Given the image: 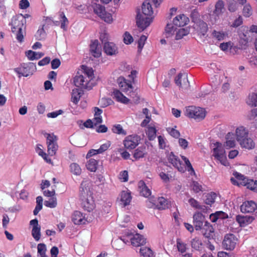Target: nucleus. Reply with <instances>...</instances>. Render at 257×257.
Returning a JSON list of instances; mask_svg holds the SVG:
<instances>
[{
    "label": "nucleus",
    "instance_id": "nucleus-13",
    "mask_svg": "<svg viewBox=\"0 0 257 257\" xmlns=\"http://www.w3.org/2000/svg\"><path fill=\"white\" fill-rule=\"evenodd\" d=\"M139 138L137 135H130L126 137L123 141L124 147L128 150L135 149L139 144Z\"/></svg>",
    "mask_w": 257,
    "mask_h": 257
},
{
    "label": "nucleus",
    "instance_id": "nucleus-17",
    "mask_svg": "<svg viewBox=\"0 0 257 257\" xmlns=\"http://www.w3.org/2000/svg\"><path fill=\"white\" fill-rule=\"evenodd\" d=\"M193 224L196 230H200L202 229L203 223H205V216L199 212H195L193 216Z\"/></svg>",
    "mask_w": 257,
    "mask_h": 257
},
{
    "label": "nucleus",
    "instance_id": "nucleus-21",
    "mask_svg": "<svg viewBox=\"0 0 257 257\" xmlns=\"http://www.w3.org/2000/svg\"><path fill=\"white\" fill-rule=\"evenodd\" d=\"M203 235L206 238L212 237L214 233V228L212 225L208 221L205 222L200 230Z\"/></svg>",
    "mask_w": 257,
    "mask_h": 257
},
{
    "label": "nucleus",
    "instance_id": "nucleus-51",
    "mask_svg": "<svg viewBox=\"0 0 257 257\" xmlns=\"http://www.w3.org/2000/svg\"><path fill=\"white\" fill-rule=\"evenodd\" d=\"M197 24L199 29L198 31L203 36H204L208 30V26L207 24L202 20Z\"/></svg>",
    "mask_w": 257,
    "mask_h": 257
},
{
    "label": "nucleus",
    "instance_id": "nucleus-9",
    "mask_svg": "<svg viewBox=\"0 0 257 257\" xmlns=\"http://www.w3.org/2000/svg\"><path fill=\"white\" fill-rule=\"evenodd\" d=\"M215 147L213 149V156L223 165L226 166L227 163L226 157L225 154V151L222 145L219 143H216L214 144Z\"/></svg>",
    "mask_w": 257,
    "mask_h": 257
},
{
    "label": "nucleus",
    "instance_id": "nucleus-54",
    "mask_svg": "<svg viewBox=\"0 0 257 257\" xmlns=\"http://www.w3.org/2000/svg\"><path fill=\"white\" fill-rule=\"evenodd\" d=\"M247 118L249 120H255L257 125V108L252 109L247 115Z\"/></svg>",
    "mask_w": 257,
    "mask_h": 257
},
{
    "label": "nucleus",
    "instance_id": "nucleus-53",
    "mask_svg": "<svg viewBox=\"0 0 257 257\" xmlns=\"http://www.w3.org/2000/svg\"><path fill=\"white\" fill-rule=\"evenodd\" d=\"M248 37L247 36V34H245L243 33L240 35V40L239 43L240 45L242 47H249L248 45Z\"/></svg>",
    "mask_w": 257,
    "mask_h": 257
},
{
    "label": "nucleus",
    "instance_id": "nucleus-36",
    "mask_svg": "<svg viewBox=\"0 0 257 257\" xmlns=\"http://www.w3.org/2000/svg\"><path fill=\"white\" fill-rule=\"evenodd\" d=\"M181 157L185 163V165L186 166V168H185V171L187 170V171L188 172H189V174L191 176H192V175L195 176L196 175L195 172L190 161L189 160V159L184 156H181Z\"/></svg>",
    "mask_w": 257,
    "mask_h": 257
},
{
    "label": "nucleus",
    "instance_id": "nucleus-61",
    "mask_svg": "<svg viewBox=\"0 0 257 257\" xmlns=\"http://www.w3.org/2000/svg\"><path fill=\"white\" fill-rule=\"evenodd\" d=\"M119 179L122 182H127L128 181V172L127 171H123L119 174Z\"/></svg>",
    "mask_w": 257,
    "mask_h": 257
},
{
    "label": "nucleus",
    "instance_id": "nucleus-43",
    "mask_svg": "<svg viewBox=\"0 0 257 257\" xmlns=\"http://www.w3.org/2000/svg\"><path fill=\"white\" fill-rule=\"evenodd\" d=\"M177 247L178 250L182 254L186 252L187 249V244L183 242L181 239L178 238L176 241Z\"/></svg>",
    "mask_w": 257,
    "mask_h": 257
},
{
    "label": "nucleus",
    "instance_id": "nucleus-52",
    "mask_svg": "<svg viewBox=\"0 0 257 257\" xmlns=\"http://www.w3.org/2000/svg\"><path fill=\"white\" fill-rule=\"evenodd\" d=\"M189 28L180 29L176 34V39H181L184 36L187 35L189 33Z\"/></svg>",
    "mask_w": 257,
    "mask_h": 257
},
{
    "label": "nucleus",
    "instance_id": "nucleus-32",
    "mask_svg": "<svg viewBox=\"0 0 257 257\" xmlns=\"http://www.w3.org/2000/svg\"><path fill=\"white\" fill-rule=\"evenodd\" d=\"M157 132V131L155 125H148L146 134L148 136L149 140L153 141L156 138Z\"/></svg>",
    "mask_w": 257,
    "mask_h": 257
},
{
    "label": "nucleus",
    "instance_id": "nucleus-28",
    "mask_svg": "<svg viewBox=\"0 0 257 257\" xmlns=\"http://www.w3.org/2000/svg\"><path fill=\"white\" fill-rule=\"evenodd\" d=\"M139 191L140 194L145 197H148L151 194V190L146 186L144 181L141 180L138 183Z\"/></svg>",
    "mask_w": 257,
    "mask_h": 257
},
{
    "label": "nucleus",
    "instance_id": "nucleus-40",
    "mask_svg": "<svg viewBox=\"0 0 257 257\" xmlns=\"http://www.w3.org/2000/svg\"><path fill=\"white\" fill-rule=\"evenodd\" d=\"M233 136L234 135L232 133H228L226 135L225 146L228 148H233L235 145V142L234 139H232Z\"/></svg>",
    "mask_w": 257,
    "mask_h": 257
},
{
    "label": "nucleus",
    "instance_id": "nucleus-62",
    "mask_svg": "<svg viewBox=\"0 0 257 257\" xmlns=\"http://www.w3.org/2000/svg\"><path fill=\"white\" fill-rule=\"evenodd\" d=\"M179 146L183 149H186L188 146V142L185 139L179 138L178 140Z\"/></svg>",
    "mask_w": 257,
    "mask_h": 257
},
{
    "label": "nucleus",
    "instance_id": "nucleus-5",
    "mask_svg": "<svg viewBox=\"0 0 257 257\" xmlns=\"http://www.w3.org/2000/svg\"><path fill=\"white\" fill-rule=\"evenodd\" d=\"M45 136L47 138L48 154L51 156H54L58 149L57 142L58 138L54 134L46 133Z\"/></svg>",
    "mask_w": 257,
    "mask_h": 257
},
{
    "label": "nucleus",
    "instance_id": "nucleus-3",
    "mask_svg": "<svg viewBox=\"0 0 257 257\" xmlns=\"http://www.w3.org/2000/svg\"><path fill=\"white\" fill-rule=\"evenodd\" d=\"M147 205L149 208H153L159 210H165L171 206V203L164 197H158L157 200L150 198L147 202Z\"/></svg>",
    "mask_w": 257,
    "mask_h": 257
},
{
    "label": "nucleus",
    "instance_id": "nucleus-48",
    "mask_svg": "<svg viewBox=\"0 0 257 257\" xmlns=\"http://www.w3.org/2000/svg\"><path fill=\"white\" fill-rule=\"evenodd\" d=\"M70 169L71 172L75 175H80L81 173V169L76 163H72L70 166Z\"/></svg>",
    "mask_w": 257,
    "mask_h": 257
},
{
    "label": "nucleus",
    "instance_id": "nucleus-6",
    "mask_svg": "<svg viewBox=\"0 0 257 257\" xmlns=\"http://www.w3.org/2000/svg\"><path fill=\"white\" fill-rule=\"evenodd\" d=\"M237 241L238 239L234 234L228 233L224 237L222 246L226 250H232L235 247Z\"/></svg>",
    "mask_w": 257,
    "mask_h": 257
},
{
    "label": "nucleus",
    "instance_id": "nucleus-26",
    "mask_svg": "<svg viewBox=\"0 0 257 257\" xmlns=\"http://www.w3.org/2000/svg\"><path fill=\"white\" fill-rule=\"evenodd\" d=\"M189 21V18L182 14L176 17L174 19L173 24L177 27H182L186 25Z\"/></svg>",
    "mask_w": 257,
    "mask_h": 257
},
{
    "label": "nucleus",
    "instance_id": "nucleus-10",
    "mask_svg": "<svg viewBox=\"0 0 257 257\" xmlns=\"http://www.w3.org/2000/svg\"><path fill=\"white\" fill-rule=\"evenodd\" d=\"M74 83L77 87L82 89H91L92 84L90 79H88L85 76L81 75H76L74 78Z\"/></svg>",
    "mask_w": 257,
    "mask_h": 257
},
{
    "label": "nucleus",
    "instance_id": "nucleus-44",
    "mask_svg": "<svg viewBox=\"0 0 257 257\" xmlns=\"http://www.w3.org/2000/svg\"><path fill=\"white\" fill-rule=\"evenodd\" d=\"M188 202L191 206L194 208L204 210L205 206L200 204L199 202L193 198H191L188 200Z\"/></svg>",
    "mask_w": 257,
    "mask_h": 257
},
{
    "label": "nucleus",
    "instance_id": "nucleus-18",
    "mask_svg": "<svg viewBox=\"0 0 257 257\" xmlns=\"http://www.w3.org/2000/svg\"><path fill=\"white\" fill-rule=\"evenodd\" d=\"M235 178H231L230 181L231 183L237 186H244L247 188V183L250 179L245 178L243 175L238 172H235L233 174Z\"/></svg>",
    "mask_w": 257,
    "mask_h": 257
},
{
    "label": "nucleus",
    "instance_id": "nucleus-39",
    "mask_svg": "<svg viewBox=\"0 0 257 257\" xmlns=\"http://www.w3.org/2000/svg\"><path fill=\"white\" fill-rule=\"evenodd\" d=\"M98 162L94 159H90L87 162V169L91 172H95L97 170Z\"/></svg>",
    "mask_w": 257,
    "mask_h": 257
},
{
    "label": "nucleus",
    "instance_id": "nucleus-1",
    "mask_svg": "<svg viewBox=\"0 0 257 257\" xmlns=\"http://www.w3.org/2000/svg\"><path fill=\"white\" fill-rule=\"evenodd\" d=\"M91 182L89 180H83L79 188V198L81 201L82 208L88 212L92 211L95 207L93 197V193L91 190Z\"/></svg>",
    "mask_w": 257,
    "mask_h": 257
},
{
    "label": "nucleus",
    "instance_id": "nucleus-64",
    "mask_svg": "<svg viewBox=\"0 0 257 257\" xmlns=\"http://www.w3.org/2000/svg\"><path fill=\"white\" fill-rule=\"evenodd\" d=\"M61 64V61L59 59L55 58L51 61V68L53 69L58 68Z\"/></svg>",
    "mask_w": 257,
    "mask_h": 257
},
{
    "label": "nucleus",
    "instance_id": "nucleus-7",
    "mask_svg": "<svg viewBox=\"0 0 257 257\" xmlns=\"http://www.w3.org/2000/svg\"><path fill=\"white\" fill-rule=\"evenodd\" d=\"M93 7L94 12L102 20L108 23L112 21L111 15L105 11L104 7L99 4H94Z\"/></svg>",
    "mask_w": 257,
    "mask_h": 257
},
{
    "label": "nucleus",
    "instance_id": "nucleus-38",
    "mask_svg": "<svg viewBox=\"0 0 257 257\" xmlns=\"http://www.w3.org/2000/svg\"><path fill=\"white\" fill-rule=\"evenodd\" d=\"M142 9L143 14L145 16H151L153 14L152 8L149 2H144Z\"/></svg>",
    "mask_w": 257,
    "mask_h": 257
},
{
    "label": "nucleus",
    "instance_id": "nucleus-56",
    "mask_svg": "<svg viewBox=\"0 0 257 257\" xmlns=\"http://www.w3.org/2000/svg\"><path fill=\"white\" fill-rule=\"evenodd\" d=\"M247 188L257 192V180H249L247 183Z\"/></svg>",
    "mask_w": 257,
    "mask_h": 257
},
{
    "label": "nucleus",
    "instance_id": "nucleus-45",
    "mask_svg": "<svg viewBox=\"0 0 257 257\" xmlns=\"http://www.w3.org/2000/svg\"><path fill=\"white\" fill-rule=\"evenodd\" d=\"M223 10H224V3L222 1L219 0L215 4L214 13L217 16H219L223 13Z\"/></svg>",
    "mask_w": 257,
    "mask_h": 257
},
{
    "label": "nucleus",
    "instance_id": "nucleus-12",
    "mask_svg": "<svg viewBox=\"0 0 257 257\" xmlns=\"http://www.w3.org/2000/svg\"><path fill=\"white\" fill-rule=\"evenodd\" d=\"M168 160L178 171L184 173L185 171V167L179 157L171 152L168 157Z\"/></svg>",
    "mask_w": 257,
    "mask_h": 257
},
{
    "label": "nucleus",
    "instance_id": "nucleus-47",
    "mask_svg": "<svg viewBox=\"0 0 257 257\" xmlns=\"http://www.w3.org/2000/svg\"><path fill=\"white\" fill-rule=\"evenodd\" d=\"M38 257H48L46 254V246L44 243H39L38 245Z\"/></svg>",
    "mask_w": 257,
    "mask_h": 257
},
{
    "label": "nucleus",
    "instance_id": "nucleus-25",
    "mask_svg": "<svg viewBox=\"0 0 257 257\" xmlns=\"http://www.w3.org/2000/svg\"><path fill=\"white\" fill-rule=\"evenodd\" d=\"M236 140L239 142L241 140L248 136L249 132L247 129L243 126H240L236 129L235 131Z\"/></svg>",
    "mask_w": 257,
    "mask_h": 257
},
{
    "label": "nucleus",
    "instance_id": "nucleus-15",
    "mask_svg": "<svg viewBox=\"0 0 257 257\" xmlns=\"http://www.w3.org/2000/svg\"><path fill=\"white\" fill-rule=\"evenodd\" d=\"M257 210V204L253 201H245L240 206V211L243 213H250Z\"/></svg>",
    "mask_w": 257,
    "mask_h": 257
},
{
    "label": "nucleus",
    "instance_id": "nucleus-35",
    "mask_svg": "<svg viewBox=\"0 0 257 257\" xmlns=\"http://www.w3.org/2000/svg\"><path fill=\"white\" fill-rule=\"evenodd\" d=\"M217 194L214 192L207 193L205 197L204 202L206 204L211 205L215 202Z\"/></svg>",
    "mask_w": 257,
    "mask_h": 257
},
{
    "label": "nucleus",
    "instance_id": "nucleus-37",
    "mask_svg": "<svg viewBox=\"0 0 257 257\" xmlns=\"http://www.w3.org/2000/svg\"><path fill=\"white\" fill-rule=\"evenodd\" d=\"M228 34L227 32L213 30L212 32V35L213 38H215L218 41H222L224 40L226 37H228Z\"/></svg>",
    "mask_w": 257,
    "mask_h": 257
},
{
    "label": "nucleus",
    "instance_id": "nucleus-57",
    "mask_svg": "<svg viewBox=\"0 0 257 257\" xmlns=\"http://www.w3.org/2000/svg\"><path fill=\"white\" fill-rule=\"evenodd\" d=\"M192 187L193 191L195 193H198L202 191V185H200L198 182L193 181L192 184Z\"/></svg>",
    "mask_w": 257,
    "mask_h": 257
},
{
    "label": "nucleus",
    "instance_id": "nucleus-27",
    "mask_svg": "<svg viewBox=\"0 0 257 257\" xmlns=\"http://www.w3.org/2000/svg\"><path fill=\"white\" fill-rule=\"evenodd\" d=\"M112 95L113 98L117 101L124 104L128 103L130 101L128 98L124 96L123 94L117 89H114L113 90Z\"/></svg>",
    "mask_w": 257,
    "mask_h": 257
},
{
    "label": "nucleus",
    "instance_id": "nucleus-55",
    "mask_svg": "<svg viewBox=\"0 0 257 257\" xmlns=\"http://www.w3.org/2000/svg\"><path fill=\"white\" fill-rule=\"evenodd\" d=\"M202 245V243L201 240L197 237H195V238L193 239L191 241V246L192 248L196 250L200 249Z\"/></svg>",
    "mask_w": 257,
    "mask_h": 257
},
{
    "label": "nucleus",
    "instance_id": "nucleus-42",
    "mask_svg": "<svg viewBox=\"0 0 257 257\" xmlns=\"http://www.w3.org/2000/svg\"><path fill=\"white\" fill-rule=\"evenodd\" d=\"M80 90L77 88L73 89L71 93L72 102L75 104H77L80 100Z\"/></svg>",
    "mask_w": 257,
    "mask_h": 257
},
{
    "label": "nucleus",
    "instance_id": "nucleus-4",
    "mask_svg": "<svg viewBox=\"0 0 257 257\" xmlns=\"http://www.w3.org/2000/svg\"><path fill=\"white\" fill-rule=\"evenodd\" d=\"M185 115L189 118L202 120L205 116V111L201 107L189 106L186 108Z\"/></svg>",
    "mask_w": 257,
    "mask_h": 257
},
{
    "label": "nucleus",
    "instance_id": "nucleus-31",
    "mask_svg": "<svg viewBox=\"0 0 257 257\" xmlns=\"http://www.w3.org/2000/svg\"><path fill=\"white\" fill-rule=\"evenodd\" d=\"M246 103L251 107L257 106V93H249L246 99Z\"/></svg>",
    "mask_w": 257,
    "mask_h": 257
},
{
    "label": "nucleus",
    "instance_id": "nucleus-58",
    "mask_svg": "<svg viewBox=\"0 0 257 257\" xmlns=\"http://www.w3.org/2000/svg\"><path fill=\"white\" fill-rule=\"evenodd\" d=\"M167 131L169 132V134L173 138H179V137L180 136V132L174 128H168L167 129Z\"/></svg>",
    "mask_w": 257,
    "mask_h": 257
},
{
    "label": "nucleus",
    "instance_id": "nucleus-19",
    "mask_svg": "<svg viewBox=\"0 0 257 257\" xmlns=\"http://www.w3.org/2000/svg\"><path fill=\"white\" fill-rule=\"evenodd\" d=\"M30 224L33 226L32 236L36 241H39L41 238V226L39 225L38 220L37 219L31 220Z\"/></svg>",
    "mask_w": 257,
    "mask_h": 257
},
{
    "label": "nucleus",
    "instance_id": "nucleus-24",
    "mask_svg": "<svg viewBox=\"0 0 257 257\" xmlns=\"http://www.w3.org/2000/svg\"><path fill=\"white\" fill-rule=\"evenodd\" d=\"M238 143L242 148L248 150L252 149L255 147V143L253 142L252 139L248 136L241 140V141L238 142Z\"/></svg>",
    "mask_w": 257,
    "mask_h": 257
},
{
    "label": "nucleus",
    "instance_id": "nucleus-22",
    "mask_svg": "<svg viewBox=\"0 0 257 257\" xmlns=\"http://www.w3.org/2000/svg\"><path fill=\"white\" fill-rule=\"evenodd\" d=\"M147 153L146 147L141 146L134 151L133 158L135 159V161H137L145 157Z\"/></svg>",
    "mask_w": 257,
    "mask_h": 257
},
{
    "label": "nucleus",
    "instance_id": "nucleus-16",
    "mask_svg": "<svg viewBox=\"0 0 257 257\" xmlns=\"http://www.w3.org/2000/svg\"><path fill=\"white\" fill-rule=\"evenodd\" d=\"M152 21V19L148 17H144L140 12L138 13L136 16V23L137 26L142 29V31L144 30L147 27H148Z\"/></svg>",
    "mask_w": 257,
    "mask_h": 257
},
{
    "label": "nucleus",
    "instance_id": "nucleus-2",
    "mask_svg": "<svg viewBox=\"0 0 257 257\" xmlns=\"http://www.w3.org/2000/svg\"><path fill=\"white\" fill-rule=\"evenodd\" d=\"M35 64L32 62L23 63L19 67L14 68L15 72L19 74V77H28L33 75L36 70Z\"/></svg>",
    "mask_w": 257,
    "mask_h": 257
},
{
    "label": "nucleus",
    "instance_id": "nucleus-29",
    "mask_svg": "<svg viewBox=\"0 0 257 257\" xmlns=\"http://www.w3.org/2000/svg\"><path fill=\"white\" fill-rule=\"evenodd\" d=\"M132 244L134 246H139L146 243L145 239L142 235L136 234L130 238Z\"/></svg>",
    "mask_w": 257,
    "mask_h": 257
},
{
    "label": "nucleus",
    "instance_id": "nucleus-8",
    "mask_svg": "<svg viewBox=\"0 0 257 257\" xmlns=\"http://www.w3.org/2000/svg\"><path fill=\"white\" fill-rule=\"evenodd\" d=\"M117 82L120 89L127 95L131 96V93L134 94V87L131 80H126L124 77L120 76L117 79Z\"/></svg>",
    "mask_w": 257,
    "mask_h": 257
},
{
    "label": "nucleus",
    "instance_id": "nucleus-14",
    "mask_svg": "<svg viewBox=\"0 0 257 257\" xmlns=\"http://www.w3.org/2000/svg\"><path fill=\"white\" fill-rule=\"evenodd\" d=\"M175 82L180 88L182 89H186L190 86L187 75L185 73H179L175 78Z\"/></svg>",
    "mask_w": 257,
    "mask_h": 257
},
{
    "label": "nucleus",
    "instance_id": "nucleus-50",
    "mask_svg": "<svg viewBox=\"0 0 257 257\" xmlns=\"http://www.w3.org/2000/svg\"><path fill=\"white\" fill-rule=\"evenodd\" d=\"M44 205L48 207L53 208L56 207L57 205V198L55 197L50 198L44 202Z\"/></svg>",
    "mask_w": 257,
    "mask_h": 257
},
{
    "label": "nucleus",
    "instance_id": "nucleus-11",
    "mask_svg": "<svg viewBox=\"0 0 257 257\" xmlns=\"http://www.w3.org/2000/svg\"><path fill=\"white\" fill-rule=\"evenodd\" d=\"M23 25L24 24L21 18H16L12 22V32L13 33L17 32V39L20 42H22L24 38L22 32Z\"/></svg>",
    "mask_w": 257,
    "mask_h": 257
},
{
    "label": "nucleus",
    "instance_id": "nucleus-63",
    "mask_svg": "<svg viewBox=\"0 0 257 257\" xmlns=\"http://www.w3.org/2000/svg\"><path fill=\"white\" fill-rule=\"evenodd\" d=\"M251 7L249 5H246L243 9L244 16L249 17L251 14Z\"/></svg>",
    "mask_w": 257,
    "mask_h": 257
},
{
    "label": "nucleus",
    "instance_id": "nucleus-30",
    "mask_svg": "<svg viewBox=\"0 0 257 257\" xmlns=\"http://www.w3.org/2000/svg\"><path fill=\"white\" fill-rule=\"evenodd\" d=\"M72 220L75 224H81L85 223V219L82 213L79 211L74 212Z\"/></svg>",
    "mask_w": 257,
    "mask_h": 257
},
{
    "label": "nucleus",
    "instance_id": "nucleus-59",
    "mask_svg": "<svg viewBox=\"0 0 257 257\" xmlns=\"http://www.w3.org/2000/svg\"><path fill=\"white\" fill-rule=\"evenodd\" d=\"M133 38L131 35V34L127 32H126L124 34V38H123V41L124 43L126 44H131L132 42H133Z\"/></svg>",
    "mask_w": 257,
    "mask_h": 257
},
{
    "label": "nucleus",
    "instance_id": "nucleus-33",
    "mask_svg": "<svg viewBox=\"0 0 257 257\" xmlns=\"http://www.w3.org/2000/svg\"><path fill=\"white\" fill-rule=\"evenodd\" d=\"M25 54L29 60H38L44 55L42 53L35 52L31 50L26 51Z\"/></svg>",
    "mask_w": 257,
    "mask_h": 257
},
{
    "label": "nucleus",
    "instance_id": "nucleus-46",
    "mask_svg": "<svg viewBox=\"0 0 257 257\" xmlns=\"http://www.w3.org/2000/svg\"><path fill=\"white\" fill-rule=\"evenodd\" d=\"M111 130L113 133L118 135H122L125 136L126 134V131L123 129L122 126L119 124L113 125Z\"/></svg>",
    "mask_w": 257,
    "mask_h": 257
},
{
    "label": "nucleus",
    "instance_id": "nucleus-60",
    "mask_svg": "<svg viewBox=\"0 0 257 257\" xmlns=\"http://www.w3.org/2000/svg\"><path fill=\"white\" fill-rule=\"evenodd\" d=\"M63 112V111L62 110L59 109L58 110L47 113V116L48 118H55L57 117L58 115L62 114Z\"/></svg>",
    "mask_w": 257,
    "mask_h": 257
},
{
    "label": "nucleus",
    "instance_id": "nucleus-34",
    "mask_svg": "<svg viewBox=\"0 0 257 257\" xmlns=\"http://www.w3.org/2000/svg\"><path fill=\"white\" fill-rule=\"evenodd\" d=\"M82 69L83 70V74L82 76H85L88 79L91 81L94 78V71L92 68L88 67L85 65L82 66Z\"/></svg>",
    "mask_w": 257,
    "mask_h": 257
},
{
    "label": "nucleus",
    "instance_id": "nucleus-41",
    "mask_svg": "<svg viewBox=\"0 0 257 257\" xmlns=\"http://www.w3.org/2000/svg\"><path fill=\"white\" fill-rule=\"evenodd\" d=\"M140 253L143 257H153L154 252L152 250L146 246L142 247L140 249Z\"/></svg>",
    "mask_w": 257,
    "mask_h": 257
},
{
    "label": "nucleus",
    "instance_id": "nucleus-20",
    "mask_svg": "<svg viewBox=\"0 0 257 257\" xmlns=\"http://www.w3.org/2000/svg\"><path fill=\"white\" fill-rule=\"evenodd\" d=\"M254 219V218L250 216L237 215L236 216V221L241 227H244L250 224Z\"/></svg>",
    "mask_w": 257,
    "mask_h": 257
},
{
    "label": "nucleus",
    "instance_id": "nucleus-49",
    "mask_svg": "<svg viewBox=\"0 0 257 257\" xmlns=\"http://www.w3.org/2000/svg\"><path fill=\"white\" fill-rule=\"evenodd\" d=\"M190 18L191 19L192 22L198 24L202 20L200 19V15L199 14L198 12L196 10H193L191 14Z\"/></svg>",
    "mask_w": 257,
    "mask_h": 257
},
{
    "label": "nucleus",
    "instance_id": "nucleus-23",
    "mask_svg": "<svg viewBox=\"0 0 257 257\" xmlns=\"http://www.w3.org/2000/svg\"><path fill=\"white\" fill-rule=\"evenodd\" d=\"M119 200L124 207L130 204L132 200V196L131 192L125 191L121 192L119 195Z\"/></svg>",
    "mask_w": 257,
    "mask_h": 257
}]
</instances>
